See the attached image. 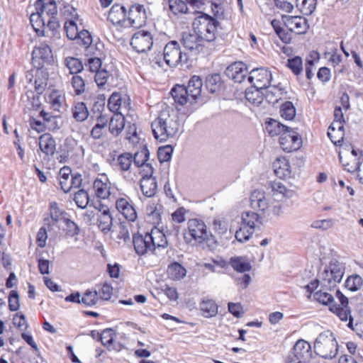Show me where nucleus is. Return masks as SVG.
Here are the masks:
<instances>
[{
    "label": "nucleus",
    "mask_w": 363,
    "mask_h": 363,
    "mask_svg": "<svg viewBox=\"0 0 363 363\" xmlns=\"http://www.w3.org/2000/svg\"><path fill=\"white\" fill-rule=\"evenodd\" d=\"M108 106L112 112H122L123 108H126V106L122 105L121 95L118 93H113L108 101Z\"/></svg>",
    "instance_id": "51"
},
{
    "label": "nucleus",
    "mask_w": 363,
    "mask_h": 363,
    "mask_svg": "<svg viewBox=\"0 0 363 363\" xmlns=\"http://www.w3.org/2000/svg\"><path fill=\"white\" fill-rule=\"evenodd\" d=\"M140 189L146 197L155 196L157 189L156 179L152 177H143L140 180Z\"/></svg>",
    "instance_id": "32"
},
{
    "label": "nucleus",
    "mask_w": 363,
    "mask_h": 363,
    "mask_svg": "<svg viewBox=\"0 0 363 363\" xmlns=\"http://www.w3.org/2000/svg\"><path fill=\"white\" fill-rule=\"evenodd\" d=\"M182 41L184 47L194 55L202 52L205 47V43H207L194 30L184 33Z\"/></svg>",
    "instance_id": "14"
},
{
    "label": "nucleus",
    "mask_w": 363,
    "mask_h": 363,
    "mask_svg": "<svg viewBox=\"0 0 363 363\" xmlns=\"http://www.w3.org/2000/svg\"><path fill=\"white\" fill-rule=\"evenodd\" d=\"M150 237V241L154 245L155 252L160 249H164L167 247L168 242L165 235L160 229L152 228L150 233H147Z\"/></svg>",
    "instance_id": "30"
},
{
    "label": "nucleus",
    "mask_w": 363,
    "mask_h": 363,
    "mask_svg": "<svg viewBox=\"0 0 363 363\" xmlns=\"http://www.w3.org/2000/svg\"><path fill=\"white\" fill-rule=\"evenodd\" d=\"M281 19L289 31L298 35L306 33L309 27L308 21L300 16L282 15Z\"/></svg>",
    "instance_id": "12"
},
{
    "label": "nucleus",
    "mask_w": 363,
    "mask_h": 363,
    "mask_svg": "<svg viewBox=\"0 0 363 363\" xmlns=\"http://www.w3.org/2000/svg\"><path fill=\"white\" fill-rule=\"evenodd\" d=\"M70 82L76 95H81L85 91V82L81 76H72Z\"/></svg>",
    "instance_id": "63"
},
{
    "label": "nucleus",
    "mask_w": 363,
    "mask_h": 363,
    "mask_svg": "<svg viewBox=\"0 0 363 363\" xmlns=\"http://www.w3.org/2000/svg\"><path fill=\"white\" fill-rule=\"evenodd\" d=\"M271 25L273 27L277 35L279 36L280 40L284 43H289L291 40L292 36L290 31H286L281 26V22L278 20H272Z\"/></svg>",
    "instance_id": "47"
},
{
    "label": "nucleus",
    "mask_w": 363,
    "mask_h": 363,
    "mask_svg": "<svg viewBox=\"0 0 363 363\" xmlns=\"http://www.w3.org/2000/svg\"><path fill=\"white\" fill-rule=\"evenodd\" d=\"M133 164V155L130 152H124L119 155L114 162L115 168L120 171L128 181H134V177L130 174Z\"/></svg>",
    "instance_id": "17"
},
{
    "label": "nucleus",
    "mask_w": 363,
    "mask_h": 363,
    "mask_svg": "<svg viewBox=\"0 0 363 363\" xmlns=\"http://www.w3.org/2000/svg\"><path fill=\"white\" fill-rule=\"evenodd\" d=\"M130 45L138 52H145L150 50L153 45L152 34L145 30H139L131 38Z\"/></svg>",
    "instance_id": "13"
},
{
    "label": "nucleus",
    "mask_w": 363,
    "mask_h": 363,
    "mask_svg": "<svg viewBox=\"0 0 363 363\" xmlns=\"http://www.w3.org/2000/svg\"><path fill=\"white\" fill-rule=\"evenodd\" d=\"M116 208L126 220L131 222L136 220L138 217L137 211L132 200L129 197L118 198L116 201Z\"/></svg>",
    "instance_id": "18"
},
{
    "label": "nucleus",
    "mask_w": 363,
    "mask_h": 363,
    "mask_svg": "<svg viewBox=\"0 0 363 363\" xmlns=\"http://www.w3.org/2000/svg\"><path fill=\"white\" fill-rule=\"evenodd\" d=\"M318 0H296V6L304 15H311L316 8Z\"/></svg>",
    "instance_id": "48"
},
{
    "label": "nucleus",
    "mask_w": 363,
    "mask_h": 363,
    "mask_svg": "<svg viewBox=\"0 0 363 363\" xmlns=\"http://www.w3.org/2000/svg\"><path fill=\"white\" fill-rule=\"evenodd\" d=\"M259 219L257 213L252 211H245L241 215V225L251 228L255 230V223Z\"/></svg>",
    "instance_id": "53"
},
{
    "label": "nucleus",
    "mask_w": 363,
    "mask_h": 363,
    "mask_svg": "<svg viewBox=\"0 0 363 363\" xmlns=\"http://www.w3.org/2000/svg\"><path fill=\"white\" fill-rule=\"evenodd\" d=\"M272 196L277 200L283 201L293 198L296 192L293 189L286 188L281 182H274L272 185Z\"/></svg>",
    "instance_id": "28"
},
{
    "label": "nucleus",
    "mask_w": 363,
    "mask_h": 363,
    "mask_svg": "<svg viewBox=\"0 0 363 363\" xmlns=\"http://www.w3.org/2000/svg\"><path fill=\"white\" fill-rule=\"evenodd\" d=\"M344 274V268L338 262H331L320 275V282L326 289L334 288L340 283Z\"/></svg>",
    "instance_id": "7"
},
{
    "label": "nucleus",
    "mask_w": 363,
    "mask_h": 363,
    "mask_svg": "<svg viewBox=\"0 0 363 363\" xmlns=\"http://www.w3.org/2000/svg\"><path fill=\"white\" fill-rule=\"evenodd\" d=\"M72 116L77 121H84L89 116V111L84 102H77L72 108Z\"/></svg>",
    "instance_id": "45"
},
{
    "label": "nucleus",
    "mask_w": 363,
    "mask_h": 363,
    "mask_svg": "<svg viewBox=\"0 0 363 363\" xmlns=\"http://www.w3.org/2000/svg\"><path fill=\"white\" fill-rule=\"evenodd\" d=\"M250 206L255 209L268 216L279 215L281 211L280 205H274L269 196L262 190L255 189L250 194Z\"/></svg>",
    "instance_id": "5"
},
{
    "label": "nucleus",
    "mask_w": 363,
    "mask_h": 363,
    "mask_svg": "<svg viewBox=\"0 0 363 363\" xmlns=\"http://www.w3.org/2000/svg\"><path fill=\"white\" fill-rule=\"evenodd\" d=\"M50 217L45 218V224L49 227L55 225L62 220H64L66 213L61 210L56 202H52L50 204Z\"/></svg>",
    "instance_id": "29"
},
{
    "label": "nucleus",
    "mask_w": 363,
    "mask_h": 363,
    "mask_svg": "<svg viewBox=\"0 0 363 363\" xmlns=\"http://www.w3.org/2000/svg\"><path fill=\"white\" fill-rule=\"evenodd\" d=\"M286 66L295 75L300 74L303 71V62L301 57L296 56L287 60Z\"/></svg>",
    "instance_id": "62"
},
{
    "label": "nucleus",
    "mask_w": 363,
    "mask_h": 363,
    "mask_svg": "<svg viewBox=\"0 0 363 363\" xmlns=\"http://www.w3.org/2000/svg\"><path fill=\"white\" fill-rule=\"evenodd\" d=\"M100 214L98 215V222L99 228L104 233L111 230L113 218L110 214L107 206L100 204Z\"/></svg>",
    "instance_id": "31"
},
{
    "label": "nucleus",
    "mask_w": 363,
    "mask_h": 363,
    "mask_svg": "<svg viewBox=\"0 0 363 363\" xmlns=\"http://www.w3.org/2000/svg\"><path fill=\"white\" fill-rule=\"evenodd\" d=\"M151 128L157 140L166 142L177 135L180 129V123L177 114L166 108L161 111L158 116L152 122Z\"/></svg>",
    "instance_id": "1"
},
{
    "label": "nucleus",
    "mask_w": 363,
    "mask_h": 363,
    "mask_svg": "<svg viewBox=\"0 0 363 363\" xmlns=\"http://www.w3.org/2000/svg\"><path fill=\"white\" fill-rule=\"evenodd\" d=\"M330 310L336 313V315L340 318V319L342 321H347L349 320H352L351 316L350 310L348 308V306H343L340 305H331L330 306Z\"/></svg>",
    "instance_id": "52"
},
{
    "label": "nucleus",
    "mask_w": 363,
    "mask_h": 363,
    "mask_svg": "<svg viewBox=\"0 0 363 363\" xmlns=\"http://www.w3.org/2000/svg\"><path fill=\"white\" fill-rule=\"evenodd\" d=\"M274 173L279 177H286L291 174L289 160L285 157L277 158L273 163Z\"/></svg>",
    "instance_id": "36"
},
{
    "label": "nucleus",
    "mask_w": 363,
    "mask_h": 363,
    "mask_svg": "<svg viewBox=\"0 0 363 363\" xmlns=\"http://www.w3.org/2000/svg\"><path fill=\"white\" fill-rule=\"evenodd\" d=\"M265 91L266 100L272 104L278 102L284 94V90L279 86H267Z\"/></svg>",
    "instance_id": "42"
},
{
    "label": "nucleus",
    "mask_w": 363,
    "mask_h": 363,
    "mask_svg": "<svg viewBox=\"0 0 363 363\" xmlns=\"http://www.w3.org/2000/svg\"><path fill=\"white\" fill-rule=\"evenodd\" d=\"M272 75L269 70L264 67L255 68L250 72L248 81L254 88L264 89L269 85Z\"/></svg>",
    "instance_id": "10"
},
{
    "label": "nucleus",
    "mask_w": 363,
    "mask_h": 363,
    "mask_svg": "<svg viewBox=\"0 0 363 363\" xmlns=\"http://www.w3.org/2000/svg\"><path fill=\"white\" fill-rule=\"evenodd\" d=\"M229 264L235 271L240 273L249 272L252 269L250 261L245 257H233Z\"/></svg>",
    "instance_id": "35"
},
{
    "label": "nucleus",
    "mask_w": 363,
    "mask_h": 363,
    "mask_svg": "<svg viewBox=\"0 0 363 363\" xmlns=\"http://www.w3.org/2000/svg\"><path fill=\"white\" fill-rule=\"evenodd\" d=\"M95 195L101 199H107L111 194V182L105 174L96 178L93 184Z\"/></svg>",
    "instance_id": "23"
},
{
    "label": "nucleus",
    "mask_w": 363,
    "mask_h": 363,
    "mask_svg": "<svg viewBox=\"0 0 363 363\" xmlns=\"http://www.w3.org/2000/svg\"><path fill=\"white\" fill-rule=\"evenodd\" d=\"M65 63L71 74H77L83 69V64L77 58L67 57L65 60Z\"/></svg>",
    "instance_id": "61"
},
{
    "label": "nucleus",
    "mask_w": 363,
    "mask_h": 363,
    "mask_svg": "<svg viewBox=\"0 0 363 363\" xmlns=\"http://www.w3.org/2000/svg\"><path fill=\"white\" fill-rule=\"evenodd\" d=\"M222 84L221 77L218 74H213L206 77V86L211 93H215L220 90Z\"/></svg>",
    "instance_id": "49"
},
{
    "label": "nucleus",
    "mask_w": 363,
    "mask_h": 363,
    "mask_svg": "<svg viewBox=\"0 0 363 363\" xmlns=\"http://www.w3.org/2000/svg\"><path fill=\"white\" fill-rule=\"evenodd\" d=\"M52 50L50 46L40 43L39 45L35 46L32 52V60L37 66H42L44 62L49 61L52 57Z\"/></svg>",
    "instance_id": "22"
},
{
    "label": "nucleus",
    "mask_w": 363,
    "mask_h": 363,
    "mask_svg": "<svg viewBox=\"0 0 363 363\" xmlns=\"http://www.w3.org/2000/svg\"><path fill=\"white\" fill-rule=\"evenodd\" d=\"M125 126V118L123 112L115 113L111 118L108 129L113 135H118Z\"/></svg>",
    "instance_id": "34"
},
{
    "label": "nucleus",
    "mask_w": 363,
    "mask_h": 363,
    "mask_svg": "<svg viewBox=\"0 0 363 363\" xmlns=\"http://www.w3.org/2000/svg\"><path fill=\"white\" fill-rule=\"evenodd\" d=\"M108 20L113 25L126 28L127 19H125V7L119 4H114L109 11Z\"/></svg>",
    "instance_id": "25"
},
{
    "label": "nucleus",
    "mask_w": 363,
    "mask_h": 363,
    "mask_svg": "<svg viewBox=\"0 0 363 363\" xmlns=\"http://www.w3.org/2000/svg\"><path fill=\"white\" fill-rule=\"evenodd\" d=\"M289 127L281 124L277 120L271 118L266 123V130L271 136H275L280 135L287 130Z\"/></svg>",
    "instance_id": "43"
},
{
    "label": "nucleus",
    "mask_w": 363,
    "mask_h": 363,
    "mask_svg": "<svg viewBox=\"0 0 363 363\" xmlns=\"http://www.w3.org/2000/svg\"><path fill=\"white\" fill-rule=\"evenodd\" d=\"M281 116L286 119L291 121L294 119L296 116V108L291 101H286L280 107Z\"/></svg>",
    "instance_id": "56"
},
{
    "label": "nucleus",
    "mask_w": 363,
    "mask_h": 363,
    "mask_svg": "<svg viewBox=\"0 0 363 363\" xmlns=\"http://www.w3.org/2000/svg\"><path fill=\"white\" fill-rule=\"evenodd\" d=\"M169 9L174 15L185 13L188 10L187 4L183 0H169Z\"/></svg>",
    "instance_id": "55"
},
{
    "label": "nucleus",
    "mask_w": 363,
    "mask_h": 363,
    "mask_svg": "<svg viewBox=\"0 0 363 363\" xmlns=\"http://www.w3.org/2000/svg\"><path fill=\"white\" fill-rule=\"evenodd\" d=\"M186 269L178 262L172 263L167 267L168 277L172 280H180L186 276Z\"/></svg>",
    "instance_id": "41"
},
{
    "label": "nucleus",
    "mask_w": 363,
    "mask_h": 363,
    "mask_svg": "<svg viewBox=\"0 0 363 363\" xmlns=\"http://www.w3.org/2000/svg\"><path fill=\"white\" fill-rule=\"evenodd\" d=\"M64 29L67 37L70 40H75L79 35V28L75 20H69L65 23Z\"/></svg>",
    "instance_id": "60"
},
{
    "label": "nucleus",
    "mask_w": 363,
    "mask_h": 363,
    "mask_svg": "<svg viewBox=\"0 0 363 363\" xmlns=\"http://www.w3.org/2000/svg\"><path fill=\"white\" fill-rule=\"evenodd\" d=\"M39 147L47 155H52L56 149L55 141L50 134L45 133L39 138Z\"/></svg>",
    "instance_id": "33"
},
{
    "label": "nucleus",
    "mask_w": 363,
    "mask_h": 363,
    "mask_svg": "<svg viewBox=\"0 0 363 363\" xmlns=\"http://www.w3.org/2000/svg\"><path fill=\"white\" fill-rule=\"evenodd\" d=\"M344 274V268L338 262H331L320 275V282L326 289L334 288L340 283Z\"/></svg>",
    "instance_id": "6"
},
{
    "label": "nucleus",
    "mask_w": 363,
    "mask_h": 363,
    "mask_svg": "<svg viewBox=\"0 0 363 363\" xmlns=\"http://www.w3.org/2000/svg\"><path fill=\"white\" fill-rule=\"evenodd\" d=\"M171 94L174 101L180 105L185 104L191 98L186 86L183 85H176L171 90Z\"/></svg>",
    "instance_id": "37"
},
{
    "label": "nucleus",
    "mask_w": 363,
    "mask_h": 363,
    "mask_svg": "<svg viewBox=\"0 0 363 363\" xmlns=\"http://www.w3.org/2000/svg\"><path fill=\"white\" fill-rule=\"evenodd\" d=\"M311 345L304 340H298L294 346L293 358L301 362L306 363L311 359Z\"/></svg>",
    "instance_id": "21"
},
{
    "label": "nucleus",
    "mask_w": 363,
    "mask_h": 363,
    "mask_svg": "<svg viewBox=\"0 0 363 363\" xmlns=\"http://www.w3.org/2000/svg\"><path fill=\"white\" fill-rule=\"evenodd\" d=\"M146 10L142 4H134L129 9L127 27L140 28L146 22Z\"/></svg>",
    "instance_id": "15"
},
{
    "label": "nucleus",
    "mask_w": 363,
    "mask_h": 363,
    "mask_svg": "<svg viewBox=\"0 0 363 363\" xmlns=\"http://www.w3.org/2000/svg\"><path fill=\"white\" fill-rule=\"evenodd\" d=\"M35 11L42 16L46 22L56 16L57 9L54 0H37L35 2Z\"/></svg>",
    "instance_id": "19"
},
{
    "label": "nucleus",
    "mask_w": 363,
    "mask_h": 363,
    "mask_svg": "<svg viewBox=\"0 0 363 363\" xmlns=\"http://www.w3.org/2000/svg\"><path fill=\"white\" fill-rule=\"evenodd\" d=\"M345 121L334 120L330 125L328 131V136L336 145H340L344 138Z\"/></svg>",
    "instance_id": "26"
},
{
    "label": "nucleus",
    "mask_w": 363,
    "mask_h": 363,
    "mask_svg": "<svg viewBox=\"0 0 363 363\" xmlns=\"http://www.w3.org/2000/svg\"><path fill=\"white\" fill-rule=\"evenodd\" d=\"M202 80L196 75L193 76L186 87L192 100H195L201 95L202 89Z\"/></svg>",
    "instance_id": "38"
},
{
    "label": "nucleus",
    "mask_w": 363,
    "mask_h": 363,
    "mask_svg": "<svg viewBox=\"0 0 363 363\" xmlns=\"http://www.w3.org/2000/svg\"><path fill=\"white\" fill-rule=\"evenodd\" d=\"M255 230L240 224V228L235 232V237L240 242H244L250 238Z\"/></svg>",
    "instance_id": "58"
},
{
    "label": "nucleus",
    "mask_w": 363,
    "mask_h": 363,
    "mask_svg": "<svg viewBox=\"0 0 363 363\" xmlns=\"http://www.w3.org/2000/svg\"><path fill=\"white\" fill-rule=\"evenodd\" d=\"M71 173V169L65 166L60 169L58 174L59 184L65 193H67L70 191L69 182L72 177Z\"/></svg>",
    "instance_id": "40"
},
{
    "label": "nucleus",
    "mask_w": 363,
    "mask_h": 363,
    "mask_svg": "<svg viewBox=\"0 0 363 363\" xmlns=\"http://www.w3.org/2000/svg\"><path fill=\"white\" fill-rule=\"evenodd\" d=\"M115 331L111 328H106L102 331L101 334L97 333L98 340H99L102 345L107 349L112 347L114 337L116 336Z\"/></svg>",
    "instance_id": "50"
},
{
    "label": "nucleus",
    "mask_w": 363,
    "mask_h": 363,
    "mask_svg": "<svg viewBox=\"0 0 363 363\" xmlns=\"http://www.w3.org/2000/svg\"><path fill=\"white\" fill-rule=\"evenodd\" d=\"M74 200L79 208L84 209L89 203V195L86 191L80 189L75 193Z\"/></svg>",
    "instance_id": "64"
},
{
    "label": "nucleus",
    "mask_w": 363,
    "mask_h": 363,
    "mask_svg": "<svg viewBox=\"0 0 363 363\" xmlns=\"http://www.w3.org/2000/svg\"><path fill=\"white\" fill-rule=\"evenodd\" d=\"M200 308L205 318H211L218 313V306L213 300H203L200 304Z\"/></svg>",
    "instance_id": "44"
},
{
    "label": "nucleus",
    "mask_w": 363,
    "mask_h": 363,
    "mask_svg": "<svg viewBox=\"0 0 363 363\" xmlns=\"http://www.w3.org/2000/svg\"><path fill=\"white\" fill-rule=\"evenodd\" d=\"M246 99L252 104L259 105L263 101V92L260 89L254 88L252 86L245 91Z\"/></svg>",
    "instance_id": "46"
},
{
    "label": "nucleus",
    "mask_w": 363,
    "mask_h": 363,
    "mask_svg": "<svg viewBox=\"0 0 363 363\" xmlns=\"http://www.w3.org/2000/svg\"><path fill=\"white\" fill-rule=\"evenodd\" d=\"M363 284L362 278L357 274L352 275L347 277L345 281V286L352 291L359 290Z\"/></svg>",
    "instance_id": "59"
},
{
    "label": "nucleus",
    "mask_w": 363,
    "mask_h": 363,
    "mask_svg": "<svg viewBox=\"0 0 363 363\" xmlns=\"http://www.w3.org/2000/svg\"><path fill=\"white\" fill-rule=\"evenodd\" d=\"M218 22L213 17L201 13L193 21V30L207 43L213 42L216 38Z\"/></svg>",
    "instance_id": "3"
},
{
    "label": "nucleus",
    "mask_w": 363,
    "mask_h": 363,
    "mask_svg": "<svg viewBox=\"0 0 363 363\" xmlns=\"http://www.w3.org/2000/svg\"><path fill=\"white\" fill-rule=\"evenodd\" d=\"M133 242L135 252L140 256L147 254H156L154 249L155 245L150 241L147 233L145 235L141 234L133 235Z\"/></svg>",
    "instance_id": "16"
},
{
    "label": "nucleus",
    "mask_w": 363,
    "mask_h": 363,
    "mask_svg": "<svg viewBox=\"0 0 363 363\" xmlns=\"http://www.w3.org/2000/svg\"><path fill=\"white\" fill-rule=\"evenodd\" d=\"M314 350L315 354L322 358L331 359L335 357L338 348L333 333L330 330L321 333L315 341Z\"/></svg>",
    "instance_id": "4"
},
{
    "label": "nucleus",
    "mask_w": 363,
    "mask_h": 363,
    "mask_svg": "<svg viewBox=\"0 0 363 363\" xmlns=\"http://www.w3.org/2000/svg\"><path fill=\"white\" fill-rule=\"evenodd\" d=\"M148 159L149 151L146 147L141 149L133 156V162L137 168L144 166L147 162Z\"/></svg>",
    "instance_id": "54"
},
{
    "label": "nucleus",
    "mask_w": 363,
    "mask_h": 363,
    "mask_svg": "<svg viewBox=\"0 0 363 363\" xmlns=\"http://www.w3.org/2000/svg\"><path fill=\"white\" fill-rule=\"evenodd\" d=\"M279 144L283 150L290 152L301 147L302 140L296 131L288 128L287 130L280 136Z\"/></svg>",
    "instance_id": "11"
},
{
    "label": "nucleus",
    "mask_w": 363,
    "mask_h": 363,
    "mask_svg": "<svg viewBox=\"0 0 363 363\" xmlns=\"http://www.w3.org/2000/svg\"><path fill=\"white\" fill-rule=\"evenodd\" d=\"M247 73V66L242 62L232 63L225 70L226 76L236 83H241Z\"/></svg>",
    "instance_id": "20"
},
{
    "label": "nucleus",
    "mask_w": 363,
    "mask_h": 363,
    "mask_svg": "<svg viewBox=\"0 0 363 363\" xmlns=\"http://www.w3.org/2000/svg\"><path fill=\"white\" fill-rule=\"evenodd\" d=\"M30 24L38 36L45 35V28L46 22L43 18L42 16H40L36 11L33 12L30 16Z\"/></svg>",
    "instance_id": "39"
},
{
    "label": "nucleus",
    "mask_w": 363,
    "mask_h": 363,
    "mask_svg": "<svg viewBox=\"0 0 363 363\" xmlns=\"http://www.w3.org/2000/svg\"><path fill=\"white\" fill-rule=\"evenodd\" d=\"M362 152L359 150L352 149L350 152L344 150L339 153V158L345 169L348 172V167L353 162H362Z\"/></svg>",
    "instance_id": "27"
},
{
    "label": "nucleus",
    "mask_w": 363,
    "mask_h": 363,
    "mask_svg": "<svg viewBox=\"0 0 363 363\" xmlns=\"http://www.w3.org/2000/svg\"><path fill=\"white\" fill-rule=\"evenodd\" d=\"M211 233L205 222L200 218L189 219L184 233V239L187 244L201 245L210 240Z\"/></svg>",
    "instance_id": "2"
},
{
    "label": "nucleus",
    "mask_w": 363,
    "mask_h": 363,
    "mask_svg": "<svg viewBox=\"0 0 363 363\" xmlns=\"http://www.w3.org/2000/svg\"><path fill=\"white\" fill-rule=\"evenodd\" d=\"M163 57L166 64L171 67H177L187 60L186 55L182 52L179 43L174 40L169 42L164 46Z\"/></svg>",
    "instance_id": "9"
},
{
    "label": "nucleus",
    "mask_w": 363,
    "mask_h": 363,
    "mask_svg": "<svg viewBox=\"0 0 363 363\" xmlns=\"http://www.w3.org/2000/svg\"><path fill=\"white\" fill-rule=\"evenodd\" d=\"M344 274V268L338 262H331L320 275V282L326 289L334 288L340 283Z\"/></svg>",
    "instance_id": "8"
},
{
    "label": "nucleus",
    "mask_w": 363,
    "mask_h": 363,
    "mask_svg": "<svg viewBox=\"0 0 363 363\" xmlns=\"http://www.w3.org/2000/svg\"><path fill=\"white\" fill-rule=\"evenodd\" d=\"M48 103L54 111L61 113L66 108L65 95L62 91L53 89L48 96Z\"/></svg>",
    "instance_id": "24"
},
{
    "label": "nucleus",
    "mask_w": 363,
    "mask_h": 363,
    "mask_svg": "<svg viewBox=\"0 0 363 363\" xmlns=\"http://www.w3.org/2000/svg\"><path fill=\"white\" fill-rule=\"evenodd\" d=\"M108 120L105 117L100 116L97 118V123L93 127L91 135L94 139H99L106 126Z\"/></svg>",
    "instance_id": "57"
}]
</instances>
